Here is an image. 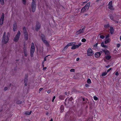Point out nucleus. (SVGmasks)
<instances>
[{"label":"nucleus","instance_id":"obj_1","mask_svg":"<svg viewBox=\"0 0 121 121\" xmlns=\"http://www.w3.org/2000/svg\"><path fill=\"white\" fill-rule=\"evenodd\" d=\"M6 32H4L2 41V42L3 44H6L8 42L9 39L8 36H6Z\"/></svg>","mask_w":121,"mask_h":121},{"label":"nucleus","instance_id":"obj_2","mask_svg":"<svg viewBox=\"0 0 121 121\" xmlns=\"http://www.w3.org/2000/svg\"><path fill=\"white\" fill-rule=\"evenodd\" d=\"M90 4L91 2H89L86 4L85 6L82 9L81 13H84L88 10Z\"/></svg>","mask_w":121,"mask_h":121},{"label":"nucleus","instance_id":"obj_3","mask_svg":"<svg viewBox=\"0 0 121 121\" xmlns=\"http://www.w3.org/2000/svg\"><path fill=\"white\" fill-rule=\"evenodd\" d=\"M35 51V49L34 44L33 43H32L30 49V55L31 57H33V56Z\"/></svg>","mask_w":121,"mask_h":121},{"label":"nucleus","instance_id":"obj_4","mask_svg":"<svg viewBox=\"0 0 121 121\" xmlns=\"http://www.w3.org/2000/svg\"><path fill=\"white\" fill-rule=\"evenodd\" d=\"M35 0H32V2L31 3V9L32 11L34 12L36 9V3L35 2Z\"/></svg>","mask_w":121,"mask_h":121},{"label":"nucleus","instance_id":"obj_5","mask_svg":"<svg viewBox=\"0 0 121 121\" xmlns=\"http://www.w3.org/2000/svg\"><path fill=\"white\" fill-rule=\"evenodd\" d=\"M21 35V33L19 31H18L17 34L14 38L13 41L15 42H17L19 40Z\"/></svg>","mask_w":121,"mask_h":121},{"label":"nucleus","instance_id":"obj_6","mask_svg":"<svg viewBox=\"0 0 121 121\" xmlns=\"http://www.w3.org/2000/svg\"><path fill=\"white\" fill-rule=\"evenodd\" d=\"M85 28V26H83L82 28V29L77 31L76 32V35H78L83 33L84 32V30Z\"/></svg>","mask_w":121,"mask_h":121},{"label":"nucleus","instance_id":"obj_7","mask_svg":"<svg viewBox=\"0 0 121 121\" xmlns=\"http://www.w3.org/2000/svg\"><path fill=\"white\" fill-rule=\"evenodd\" d=\"M87 55L88 56H92L93 54L92 50L90 48H89L87 50Z\"/></svg>","mask_w":121,"mask_h":121},{"label":"nucleus","instance_id":"obj_8","mask_svg":"<svg viewBox=\"0 0 121 121\" xmlns=\"http://www.w3.org/2000/svg\"><path fill=\"white\" fill-rule=\"evenodd\" d=\"M28 77V74H25L24 80V83H25L24 85L25 86H26L27 85Z\"/></svg>","mask_w":121,"mask_h":121},{"label":"nucleus","instance_id":"obj_9","mask_svg":"<svg viewBox=\"0 0 121 121\" xmlns=\"http://www.w3.org/2000/svg\"><path fill=\"white\" fill-rule=\"evenodd\" d=\"M41 25L40 23L38 22H37L35 26V30L38 31H39V30L40 28Z\"/></svg>","mask_w":121,"mask_h":121},{"label":"nucleus","instance_id":"obj_10","mask_svg":"<svg viewBox=\"0 0 121 121\" xmlns=\"http://www.w3.org/2000/svg\"><path fill=\"white\" fill-rule=\"evenodd\" d=\"M108 8L111 10H113L114 8L112 5V1H111L109 2L108 4Z\"/></svg>","mask_w":121,"mask_h":121},{"label":"nucleus","instance_id":"obj_11","mask_svg":"<svg viewBox=\"0 0 121 121\" xmlns=\"http://www.w3.org/2000/svg\"><path fill=\"white\" fill-rule=\"evenodd\" d=\"M23 52L25 56H27V52L26 47L24 46L23 48Z\"/></svg>","mask_w":121,"mask_h":121},{"label":"nucleus","instance_id":"obj_12","mask_svg":"<svg viewBox=\"0 0 121 121\" xmlns=\"http://www.w3.org/2000/svg\"><path fill=\"white\" fill-rule=\"evenodd\" d=\"M17 28V26L16 22H14L13 25V30L14 32L16 31Z\"/></svg>","mask_w":121,"mask_h":121},{"label":"nucleus","instance_id":"obj_13","mask_svg":"<svg viewBox=\"0 0 121 121\" xmlns=\"http://www.w3.org/2000/svg\"><path fill=\"white\" fill-rule=\"evenodd\" d=\"M102 51L105 53V54L108 55L110 53L109 51L107 49L102 50Z\"/></svg>","mask_w":121,"mask_h":121},{"label":"nucleus","instance_id":"obj_14","mask_svg":"<svg viewBox=\"0 0 121 121\" xmlns=\"http://www.w3.org/2000/svg\"><path fill=\"white\" fill-rule=\"evenodd\" d=\"M24 35L25 39L26 40H27L28 39V33H26H26L25 34H24Z\"/></svg>","mask_w":121,"mask_h":121},{"label":"nucleus","instance_id":"obj_15","mask_svg":"<svg viewBox=\"0 0 121 121\" xmlns=\"http://www.w3.org/2000/svg\"><path fill=\"white\" fill-rule=\"evenodd\" d=\"M59 98L60 99L64 100L65 98V95H60L59 96Z\"/></svg>","mask_w":121,"mask_h":121},{"label":"nucleus","instance_id":"obj_16","mask_svg":"<svg viewBox=\"0 0 121 121\" xmlns=\"http://www.w3.org/2000/svg\"><path fill=\"white\" fill-rule=\"evenodd\" d=\"M23 32L24 34L27 33V31L25 27L24 26L23 28Z\"/></svg>","mask_w":121,"mask_h":121},{"label":"nucleus","instance_id":"obj_17","mask_svg":"<svg viewBox=\"0 0 121 121\" xmlns=\"http://www.w3.org/2000/svg\"><path fill=\"white\" fill-rule=\"evenodd\" d=\"M100 55H99V54L98 52H96L95 54V56L96 58H98L99 57Z\"/></svg>","mask_w":121,"mask_h":121},{"label":"nucleus","instance_id":"obj_18","mask_svg":"<svg viewBox=\"0 0 121 121\" xmlns=\"http://www.w3.org/2000/svg\"><path fill=\"white\" fill-rule=\"evenodd\" d=\"M43 43H45V44L47 46H49V44L48 42L46 40H44L43 41Z\"/></svg>","mask_w":121,"mask_h":121},{"label":"nucleus","instance_id":"obj_19","mask_svg":"<svg viewBox=\"0 0 121 121\" xmlns=\"http://www.w3.org/2000/svg\"><path fill=\"white\" fill-rule=\"evenodd\" d=\"M105 39L106 40L105 41V43H107L111 41L110 39L109 38L107 39Z\"/></svg>","mask_w":121,"mask_h":121},{"label":"nucleus","instance_id":"obj_20","mask_svg":"<svg viewBox=\"0 0 121 121\" xmlns=\"http://www.w3.org/2000/svg\"><path fill=\"white\" fill-rule=\"evenodd\" d=\"M106 59L108 60H109L111 57V56L109 55H107L105 56Z\"/></svg>","mask_w":121,"mask_h":121},{"label":"nucleus","instance_id":"obj_21","mask_svg":"<svg viewBox=\"0 0 121 121\" xmlns=\"http://www.w3.org/2000/svg\"><path fill=\"white\" fill-rule=\"evenodd\" d=\"M83 100L84 102H83V103H86L87 102V101H88V100L87 99H85L84 98H83Z\"/></svg>","mask_w":121,"mask_h":121},{"label":"nucleus","instance_id":"obj_22","mask_svg":"<svg viewBox=\"0 0 121 121\" xmlns=\"http://www.w3.org/2000/svg\"><path fill=\"white\" fill-rule=\"evenodd\" d=\"M4 14L3 13H2L0 19L2 21H4Z\"/></svg>","mask_w":121,"mask_h":121},{"label":"nucleus","instance_id":"obj_23","mask_svg":"<svg viewBox=\"0 0 121 121\" xmlns=\"http://www.w3.org/2000/svg\"><path fill=\"white\" fill-rule=\"evenodd\" d=\"M110 32L111 34H112L114 33V30L113 28L112 27H110Z\"/></svg>","mask_w":121,"mask_h":121},{"label":"nucleus","instance_id":"obj_24","mask_svg":"<svg viewBox=\"0 0 121 121\" xmlns=\"http://www.w3.org/2000/svg\"><path fill=\"white\" fill-rule=\"evenodd\" d=\"M109 16V17L111 20H114V17L113 16L112 14H110Z\"/></svg>","mask_w":121,"mask_h":121},{"label":"nucleus","instance_id":"obj_25","mask_svg":"<svg viewBox=\"0 0 121 121\" xmlns=\"http://www.w3.org/2000/svg\"><path fill=\"white\" fill-rule=\"evenodd\" d=\"M31 111L30 112L26 111L25 113V114L26 115H30L31 113Z\"/></svg>","mask_w":121,"mask_h":121},{"label":"nucleus","instance_id":"obj_26","mask_svg":"<svg viewBox=\"0 0 121 121\" xmlns=\"http://www.w3.org/2000/svg\"><path fill=\"white\" fill-rule=\"evenodd\" d=\"M0 2L1 4L2 5H3L4 4V0H0Z\"/></svg>","mask_w":121,"mask_h":121},{"label":"nucleus","instance_id":"obj_27","mask_svg":"<svg viewBox=\"0 0 121 121\" xmlns=\"http://www.w3.org/2000/svg\"><path fill=\"white\" fill-rule=\"evenodd\" d=\"M107 73L106 72H103L102 73V76H104L107 74Z\"/></svg>","mask_w":121,"mask_h":121},{"label":"nucleus","instance_id":"obj_28","mask_svg":"<svg viewBox=\"0 0 121 121\" xmlns=\"http://www.w3.org/2000/svg\"><path fill=\"white\" fill-rule=\"evenodd\" d=\"M41 38L43 41L45 39V37L44 35H42L41 36Z\"/></svg>","mask_w":121,"mask_h":121},{"label":"nucleus","instance_id":"obj_29","mask_svg":"<svg viewBox=\"0 0 121 121\" xmlns=\"http://www.w3.org/2000/svg\"><path fill=\"white\" fill-rule=\"evenodd\" d=\"M109 24H106L104 25V27L106 28H108L109 26Z\"/></svg>","mask_w":121,"mask_h":121},{"label":"nucleus","instance_id":"obj_30","mask_svg":"<svg viewBox=\"0 0 121 121\" xmlns=\"http://www.w3.org/2000/svg\"><path fill=\"white\" fill-rule=\"evenodd\" d=\"M87 82L89 84H90L91 83V80L89 78L87 79Z\"/></svg>","mask_w":121,"mask_h":121},{"label":"nucleus","instance_id":"obj_31","mask_svg":"<svg viewBox=\"0 0 121 121\" xmlns=\"http://www.w3.org/2000/svg\"><path fill=\"white\" fill-rule=\"evenodd\" d=\"M60 109L61 110V111L62 112L63 111L64 109H63V105H61L60 107Z\"/></svg>","mask_w":121,"mask_h":121},{"label":"nucleus","instance_id":"obj_32","mask_svg":"<svg viewBox=\"0 0 121 121\" xmlns=\"http://www.w3.org/2000/svg\"><path fill=\"white\" fill-rule=\"evenodd\" d=\"M8 87H5L4 88V91H6L8 90Z\"/></svg>","mask_w":121,"mask_h":121},{"label":"nucleus","instance_id":"obj_33","mask_svg":"<svg viewBox=\"0 0 121 121\" xmlns=\"http://www.w3.org/2000/svg\"><path fill=\"white\" fill-rule=\"evenodd\" d=\"M69 47V46L68 45V44H67L66 45V46L64 48V50H65L66 49L68 48V47Z\"/></svg>","mask_w":121,"mask_h":121},{"label":"nucleus","instance_id":"obj_34","mask_svg":"<svg viewBox=\"0 0 121 121\" xmlns=\"http://www.w3.org/2000/svg\"><path fill=\"white\" fill-rule=\"evenodd\" d=\"M68 99V100L70 101H72L73 99V98L72 97H70V98L69 99H69Z\"/></svg>","mask_w":121,"mask_h":121},{"label":"nucleus","instance_id":"obj_35","mask_svg":"<svg viewBox=\"0 0 121 121\" xmlns=\"http://www.w3.org/2000/svg\"><path fill=\"white\" fill-rule=\"evenodd\" d=\"M94 99L95 100H97L98 99V98L95 96H94Z\"/></svg>","mask_w":121,"mask_h":121},{"label":"nucleus","instance_id":"obj_36","mask_svg":"<svg viewBox=\"0 0 121 121\" xmlns=\"http://www.w3.org/2000/svg\"><path fill=\"white\" fill-rule=\"evenodd\" d=\"M73 43H69L68 44L69 46H72L73 44Z\"/></svg>","mask_w":121,"mask_h":121},{"label":"nucleus","instance_id":"obj_37","mask_svg":"<svg viewBox=\"0 0 121 121\" xmlns=\"http://www.w3.org/2000/svg\"><path fill=\"white\" fill-rule=\"evenodd\" d=\"M49 55H48L46 56L44 58V59L43 61H46L47 60L46 57H48L49 56Z\"/></svg>","mask_w":121,"mask_h":121},{"label":"nucleus","instance_id":"obj_38","mask_svg":"<svg viewBox=\"0 0 121 121\" xmlns=\"http://www.w3.org/2000/svg\"><path fill=\"white\" fill-rule=\"evenodd\" d=\"M3 21H2V20H1V19L0 20V25H1L3 24Z\"/></svg>","mask_w":121,"mask_h":121},{"label":"nucleus","instance_id":"obj_39","mask_svg":"<svg viewBox=\"0 0 121 121\" xmlns=\"http://www.w3.org/2000/svg\"><path fill=\"white\" fill-rule=\"evenodd\" d=\"M86 41V39L84 38L82 39V42H85Z\"/></svg>","mask_w":121,"mask_h":121},{"label":"nucleus","instance_id":"obj_40","mask_svg":"<svg viewBox=\"0 0 121 121\" xmlns=\"http://www.w3.org/2000/svg\"><path fill=\"white\" fill-rule=\"evenodd\" d=\"M22 102L20 101H17V103L18 104H21L22 103Z\"/></svg>","mask_w":121,"mask_h":121},{"label":"nucleus","instance_id":"obj_41","mask_svg":"<svg viewBox=\"0 0 121 121\" xmlns=\"http://www.w3.org/2000/svg\"><path fill=\"white\" fill-rule=\"evenodd\" d=\"M76 48V47H75V46H72L71 48V49H74Z\"/></svg>","mask_w":121,"mask_h":121},{"label":"nucleus","instance_id":"obj_42","mask_svg":"<svg viewBox=\"0 0 121 121\" xmlns=\"http://www.w3.org/2000/svg\"><path fill=\"white\" fill-rule=\"evenodd\" d=\"M104 37V36L103 35H101L100 36V38L102 39H103Z\"/></svg>","mask_w":121,"mask_h":121},{"label":"nucleus","instance_id":"obj_43","mask_svg":"<svg viewBox=\"0 0 121 121\" xmlns=\"http://www.w3.org/2000/svg\"><path fill=\"white\" fill-rule=\"evenodd\" d=\"M75 71V69H70V71L71 72H74Z\"/></svg>","mask_w":121,"mask_h":121},{"label":"nucleus","instance_id":"obj_44","mask_svg":"<svg viewBox=\"0 0 121 121\" xmlns=\"http://www.w3.org/2000/svg\"><path fill=\"white\" fill-rule=\"evenodd\" d=\"M23 2V3L24 4H25L26 3V0H23L22 1Z\"/></svg>","mask_w":121,"mask_h":121},{"label":"nucleus","instance_id":"obj_45","mask_svg":"<svg viewBox=\"0 0 121 121\" xmlns=\"http://www.w3.org/2000/svg\"><path fill=\"white\" fill-rule=\"evenodd\" d=\"M104 45V43L103 42L101 43V46L102 47H103Z\"/></svg>","mask_w":121,"mask_h":121},{"label":"nucleus","instance_id":"obj_46","mask_svg":"<svg viewBox=\"0 0 121 121\" xmlns=\"http://www.w3.org/2000/svg\"><path fill=\"white\" fill-rule=\"evenodd\" d=\"M112 69L111 68H110L108 69L107 71V72L108 73L109 72L110 70H111Z\"/></svg>","mask_w":121,"mask_h":121},{"label":"nucleus","instance_id":"obj_47","mask_svg":"<svg viewBox=\"0 0 121 121\" xmlns=\"http://www.w3.org/2000/svg\"><path fill=\"white\" fill-rule=\"evenodd\" d=\"M55 97H56L55 96H54L53 97V98H52V101L53 102H54V99H55Z\"/></svg>","mask_w":121,"mask_h":121},{"label":"nucleus","instance_id":"obj_48","mask_svg":"<svg viewBox=\"0 0 121 121\" xmlns=\"http://www.w3.org/2000/svg\"><path fill=\"white\" fill-rule=\"evenodd\" d=\"M9 32H8L7 33V35L6 36H8V37H9Z\"/></svg>","mask_w":121,"mask_h":121},{"label":"nucleus","instance_id":"obj_49","mask_svg":"<svg viewBox=\"0 0 121 121\" xmlns=\"http://www.w3.org/2000/svg\"><path fill=\"white\" fill-rule=\"evenodd\" d=\"M103 47L106 48H108V46L105 45H104Z\"/></svg>","mask_w":121,"mask_h":121},{"label":"nucleus","instance_id":"obj_50","mask_svg":"<svg viewBox=\"0 0 121 121\" xmlns=\"http://www.w3.org/2000/svg\"><path fill=\"white\" fill-rule=\"evenodd\" d=\"M103 47L106 48H108V46L105 45H104Z\"/></svg>","mask_w":121,"mask_h":121},{"label":"nucleus","instance_id":"obj_51","mask_svg":"<svg viewBox=\"0 0 121 121\" xmlns=\"http://www.w3.org/2000/svg\"><path fill=\"white\" fill-rule=\"evenodd\" d=\"M85 86L86 87H88L89 86V85L87 84H86L85 85Z\"/></svg>","mask_w":121,"mask_h":121},{"label":"nucleus","instance_id":"obj_52","mask_svg":"<svg viewBox=\"0 0 121 121\" xmlns=\"http://www.w3.org/2000/svg\"><path fill=\"white\" fill-rule=\"evenodd\" d=\"M109 34H108L107 35H106V38H105V39H107V38H108L109 37Z\"/></svg>","mask_w":121,"mask_h":121},{"label":"nucleus","instance_id":"obj_53","mask_svg":"<svg viewBox=\"0 0 121 121\" xmlns=\"http://www.w3.org/2000/svg\"><path fill=\"white\" fill-rule=\"evenodd\" d=\"M120 44H118L117 45V48H119L120 46Z\"/></svg>","mask_w":121,"mask_h":121},{"label":"nucleus","instance_id":"obj_54","mask_svg":"<svg viewBox=\"0 0 121 121\" xmlns=\"http://www.w3.org/2000/svg\"><path fill=\"white\" fill-rule=\"evenodd\" d=\"M43 89V88H40L39 90V92L41 91Z\"/></svg>","mask_w":121,"mask_h":121},{"label":"nucleus","instance_id":"obj_55","mask_svg":"<svg viewBox=\"0 0 121 121\" xmlns=\"http://www.w3.org/2000/svg\"><path fill=\"white\" fill-rule=\"evenodd\" d=\"M98 53L99 54V55H101L102 53V51H100L99 52H98Z\"/></svg>","mask_w":121,"mask_h":121},{"label":"nucleus","instance_id":"obj_56","mask_svg":"<svg viewBox=\"0 0 121 121\" xmlns=\"http://www.w3.org/2000/svg\"><path fill=\"white\" fill-rule=\"evenodd\" d=\"M113 21H114V22L116 23H117L118 22V21H117L116 20H114H114H113Z\"/></svg>","mask_w":121,"mask_h":121},{"label":"nucleus","instance_id":"obj_57","mask_svg":"<svg viewBox=\"0 0 121 121\" xmlns=\"http://www.w3.org/2000/svg\"><path fill=\"white\" fill-rule=\"evenodd\" d=\"M70 119L71 121H73L74 120V119H73L71 117H70Z\"/></svg>","mask_w":121,"mask_h":121},{"label":"nucleus","instance_id":"obj_58","mask_svg":"<svg viewBox=\"0 0 121 121\" xmlns=\"http://www.w3.org/2000/svg\"><path fill=\"white\" fill-rule=\"evenodd\" d=\"M81 45V43H79V44L77 45L79 47Z\"/></svg>","mask_w":121,"mask_h":121},{"label":"nucleus","instance_id":"obj_59","mask_svg":"<svg viewBox=\"0 0 121 121\" xmlns=\"http://www.w3.org/2000/svg\"><path fill=\"white\" fill-rule=\"evenodd\" d=\"M115 74L116 75H118V72H116L115 73Z\"/></svg>","mask_w":121,"mask_h":121},{"label":"nucleus","instance_id":"obj_60","mask_svg":"<svg viewBox=\"0 0 121 121\" xmlns=\"http://www.w3.org/2000/svg\"><path fill=\"white\" fill-rule=\"evenodd\" d=\"M47 69V67H44L43 68V70H45L46 69Z\"/></svg>","mask_w":121,"mask_h":121},{"label":"nucleus","instance_id":"obj_61","mask_svg":"<svg viewBox=\"0 0 121 121\" xmlns=\"http://www.w3.org/2000/svg\"><path fill=\"white\" fill-rule=\"evenodd\" d=\"M79 59H80V58H77L76 59V60L77 61H78L79 60Z\"/></svg>","mask_w":121,"mask_h":121},{"label":"nucleus","instance_id":"obj_62","mask_svg":"<svg viewBox=\"0 0 121 121\" xmlns=\"http://www.w3.org/2000/svg\"><path fill=\"white\" fill-rule=\"evenodd\" d=\"M110 66L109 65H108L107 66H105V67L106 68H109Z\"/></svg>","mask_w":121,"mask_h":121},{"label":"nucleus","instance_id":"obj_63","mask_svg":"<svg viewBox=\"0 0 121 121\" xmlns=\"http://www.w3.org/2000/svg\"><path fill=\"white\" fill-rule=\"evenodd\" d=\"M98 44L97 43H96L95 45H94V47H97V45Z\"/></svg>","mask_w":121,"mask_h":121},{"label":"nucleus","instance_id":"obj_64","mask_svg":"<svg viewBox=\"0 0 121 121\" xmlns=\"http://www.w3.org/2000/svg\"><path fill=\"white\" fill-rule=\"evenodd\" d=\"M75 47H76V48H78L79 47L77 45H75Z\"/></svg>","mask_w":121,"mask_h":121}]
</instances>
